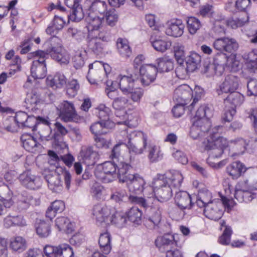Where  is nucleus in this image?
<instances>
[{"label": "nucleus", "mask_w": 257, "mask_h": 257, "mask_svg": "<svg viewBox=\"0 0 257 257\" xmlns=\"http://www.w3.org/2000/svg\"><path fill=\"white\" fill-rule=\"evenodd\" d=\"M80 156L83 161L88 166L95 164L99 158L98 153L93 151L92 147L83 148Z\"/></svg>", "instance_id": "26"}, {"label": "nucleus", "mask_w": 257, "mask_h": 257, "mask_svg": "<svg viewBox=\"0 0 257 257\" xmlns=\"http://www.w3.org/2000/svg\"><path fill=\"white\" fill-rule=\"evenodd\" d=\"M48 84L54 88H61L66 83V78L64 74L58 73L53 78H48Z\"/></svg>", "instance_id": "43"}, {"label": "nucleus", "mask_w": 257, "mask_h": 257, "mask_svg": "<svg viewBox=\"0 0 257 257\" xmlns=\"http://www.w3.org/2000/svg\"><path fill=\"white\" fill-rule=\"evenodd\" d=\"M102 171L97 172L96 176L103 183H109L113 181L116 172V161H106L101 165Z\"/></svg>", "instance_id": "10"}, {"label": "nucleus", "mask_w": 257, "mask_h": 257, "mask_svg": "<svg viewBox=\"0 0 257 257\" xmlns=\"http://www.w3.org/2000/svg\"><path fill=\"white\" fill-rule=\"evenodd\" d=\"M157 67L152 64L142 66L140 69V81L143 86H148L156 79L157 74Z\"/></svg>", "instance_id": "12"}, {"label": "nucleus", "mask_w": 257, "mask_h": 257, "mask_svg": "<svg viewBox=\"0 0 257 257\" xmlns=\"http://www.w3.org/2000/svg\"><path fill=\"white\" fill-rule=\"evenodd\" d=\"M128 99L123 96H119L112 103V107L116 110H122L128 106Z\"/></svg>", "instance_id": "59"}, {"label": "nucleus", "mask_w": 257, "mask_h": 257, "mask_svg": "<svg viewBox=\"0 0 257 257\" xmlns=\"http://www.w3.org/2000/svg\"><path fill=\"white\" fill-rule=\"evenodd\" d=\"M33 55L35 58L31 68V75L35 79H42L46 76L47 72L45 60L47 53L43 51H37Z\"/></svg>", "instance_id": "5"}, {"label": "nucleus", "mask_w": 257, "mask_h": 257, "mask_svg": "<svg viewBox=\"0 0 257 257\" xmlns=\"http://www.w3.org/2000/svg\"><path fill=\"white\" fill-rule=\"evenodd\" d=\"M155 202H152V205L146 211L147 219L146 223L148 227L154 228L160 222L162 218V209L158 203V201L154 200Z\"/></svg>", "instance_id": "9"}, {"label": "nucleus", "mask_w": 257, "mask_h": 257, "mask_svg": "<svg viewBox=\"0 0 257 257\" xmlns=\"http://www.w3.org/2000/svg\"><path fill=\"white\" fill-rule=\"evenodd\" d=\"M0 199L6 204V206L11 207L13 205V193L8 186H4L0 187Z\"/></svg>", "instance_id": "45"}, {"label": "nucleus", "mask_w": 257, "mask_h": 257, "mask_svg": "<svg viewBox=\"0 0 257 257\" xmlns=\"http://www.w3.org/2000/svg\"><path fill=\"white\" fill-rule=\"evenodd\" d=\"M104 17H100L92 13H88L86 18L87 28L88 30V37L90 38L94 35L93 33L98 32L103 28Z\"/></svg>", "instance_id": "15"}, {"label": "nucleus", "mask_w": 257, "mask_h": 257, "mask_svg": "<svg viewBox=\"0 0 257 257\" xmlns=\"http://www.w3.org/2000/svg\"><path fill=\"white\" fill-rule=\"evenodd\" d=\"M28 115L24 111H19L16 113L15 116L12 118L19 127H24L26 121L28 119Z\"/></svg>", "instance_id": "63"}, {"label": "nucleus", "mask_w": 257, "mask_h": 257, "mask_svg": "<svg viewBox=\"0 0 257 257\" xmlns=\"http://www.w3.org/2000/svg\"><path fill=\"white\" fill-rule=\"evenodd\" d=\"M107 24L111 27L114 26L118 20V15L114 9H110L105 14Z\"/></svg>", "instance_id": "60"}, {"label": "nucleus", "mask_w": 257, "mask_h": 257, "mask_svg": "<svg viewBox=\"0 0 257 257\" xmlns=\"http://www.w3.org/2000/svg\"><path fill=\"white\" fill-rule=\"evenodd\" d=\"M87 45L89 49L96 55L102 54L106 50L107 45L103 44L100 39L94 37V35L90 38L88 37Z\"/></svg>", "instance_id": "25"}, {"label": "nucleus", "mask_w": 257, "mask_h": 257, "mask_svg": "<svg viewBox=\"0 0 257 257\" xmlns=\"http://www.w3.org/2000/svg\"><path fill=\"white\" fill-rule=\"evenodd\" d=\"M80 0H65L67 7L71 8V12L67 15L69 20L78 22L84 18V13L81 6L79 4Z\"/></svg>", "instance_id": "16"}, {"label": "nucleus", "mask_w": 257, "mask_h": 257, "mask_svg": "<svg viewBox=\"0 0 257 257\" xmlns=\"http://www.w3.org/2000/svg\"><path fill=\"white\" fill-rule=\"evenodd\" d=\"M116 46L119 54L123 58L127 59L132 55V51L126 39L119 38L117 40Z\"/></svg>", "instance_id": "37"}, {"label": "nucleus", "mask_w": 257, "mask_h": 257, "mask_svg": "<svg viewBox=\"0 0 257 257\" xmlns=\"http://www.w3.org/2000/svg\"><path fill=\"white\" fill-rule=\"evenodd\" d=\"M166 28V34L174 37H178L181 36L184 30V25L181 20H172L168 21Z\"/></svg>", "instance_id": "21"}, {"label": "nucleus", "mask_w": 257, "mask_h": 257, "mask_svg": "<svg viewBox=\"0 0 257 257\" xmlns=\"http://www.w3.org/2000/svg\"><path fill=\"white\" fill-rule=\"evenodd\" d=\"M175 201L181 209L190 208L192 205L190 196L186 191H179L176 193Z\"/></svg>", "instance_id": "28"}, {"label": "nucleus", "mask_w": 257, "mask_h": 257, "mask_svg": "<svg viewBox=\"0 0 257 257\" xmlns=\"http://www.w3.org/2000/svg\"><path fill=\"white\" fill-rule=\"evenodd\" d=\"M128 201L133 204L138 205L140 207H143L146 211L152 205V202L149 199L137 196L130 195Z\"/></svg>", "instance_id": "47"}, {"label": "nucleus", "mask_w": 257, "mask_h": 257, "mask_svg": "<svg viewBox=\"0 0 257 257\" xmlns=\"http://www.w3.org/2000/svg\"><path fill=\"white\" fill-rule=\"evenodd\" d=\"M111 236L108 232L101 233L99 238V244L101 251L104 254H108L111 249L110 244Z\"/></svg>", "instance_id": "40"}, {"label": "nucleus", "mask_w": 257, "mask_h": 257, "mask_svg": "<svg viewBox=\"0 0 257 257\" xmlns=\"http://www.w3.org/2000/svg\"><path fill=\"white\" fill-rule=\"evenodd\" d=\"M51 46L47 49L52 58L62 65L68 64L70 60L68 52L61 47V40L57 37H52L48 42Z\"/></svg>", "instance_id": "3"}, {"label": "nucleus", "mask_w": 257, "mask_h": 257, "mask_svg": "<svg viewBox=\"0 0 257 257\" xmlns=\"http://www.w3.org/2000/svg\"><path fill=\"white\" fill-rule=\"evenodd\" d=\"M80 88V85L76 79L69 81L67 85V94L70 97H74Z\"/></svg>", "instance_id": "57"}, {"label": "nucleus", "mask_w": 257, "mask_h": 257, "mask_svg": "<svg viewBox=\"0 0 257 257\" xmlns=\"http://www.w3.org/2000/svg\"><path fill=\"white\" fill-rule=\"evenodd\" d=\"M239 81L238 76L232 74H228L220 85V91L224 93L235 91L238 88Z\"/></svg>", "instance_id": "20"}, {"label": "nucleus", "mask_w": 257, "mask_h": 257, "mask_svg": "<svg viewBox=\"0 0 257 257\" xmlns=\"http://www.w3.org/2000/svg\"><path fill=\"white\" fill-rule=\"evenodd\" d=\"M127 137L128 142L127 144L120 143L114 146L111 155L112 160L116 161L119 158L123 160L121 155L126 148L130 153L135 155L142 154L146 149L147 137L143 132L135 131L130 133Z\"/></svg>", "instance_id": "1"}, {"label": "nucleus", "mask_w": 257, "mask_h": 257, "mask_svg": "<svg viewBox=\"0 0 257 257\" xmlns=\"http://www.w3.org/2000/svg\"><path fill=\"white\" fill-rule=\"evenodd\" d=\"M57 112L65 122H77L79 119L74 104L70 101L64 100L61 102L57 106Z\"/></svg>", "instance_id": "6"}, {"label": "nucleus", "mask_w": 257, "mask_h": 257, "mask_svg": "<svg viewBox=\"0 0 257 257\" xmlns=\"http://www.w3.org/2000/svg\"><path fill=\"white\" fill-rule=\"evenodd\" d=\"M158 64L157 71L167 72L174 68L173 62L168 57H162L157 59Z\"/></svg>", "instance_id": "41"}, {"label": "nucleus", "mask_w": 257, "mask_h": 257, "mask_svg": "<svg viewBox=\"0 0 257 257\" xmlns=\"http://www.w3.org/2000/svg\"><path fill=\"white\" fill-rule=\"evenodd\" d=\"M95 113L101 120V121H110L109 120V115L110 113V109L104 104H100L96 108Z\"/></svg>", "instance_id": "50"}, {"label": "nucleus", "mask_w": 257, "mask_h": 257, "mask_svg": "<svg viewBox=\"0 0 257 257\" xmlns=\"http://www.w3.org/2000/svg\"><path fill=\"white\" fill-rule=\"evenodd\" d=\"M40 100L39 94L35 92H32L27 95L25 102L27 105V107L33 110L36 109V106L40 102Z\"/></svg>", "instance_id": "51"}, {"label": "nucleus", "mask_w": 257, "mask_h": 257, "mask_svg": "<svg viewBox=\"0 0 257 257\" xmlns=\"http://www.w3.org/2000/svg\"><path fill=\"white\" fill-rule=\"evenodd\" d=\"M178 235L166 234L159 236L155 240L156 246L161 252H166V256L169 257L170 251L175 247L180 245L177 238Z\"/></svg>", "instance_id": "7"}, {"label": "nucleus", "mask_w": 257, "mask_h": 257, "mask_svg": "<svg viewBox=\"0 0 257 257\" xmlns=\"http://www.w3.org/2000/svg\"><path fill=\"white\" fill-rule=\"evenodd\" d=\"M192 89L186 84L178 86L174 91L173 99L178 103L186 104L193 97Z\"/></svg>", "instance_id": "14"}, {"label": "nucleus", "mask_w": 257, "mask_h": 257, "mask_svg": "<svg viewBox=\"0 0 257 257\" xmlns=\"http://www.w3.org/2000/svg\"><path fill=\"white\" fill-rule=\"evenodd\" d=\"M4 225L7 228L13 226H24L26 225V222L23 217L21 216L8 215L4 220Z\"/></svg>", "instance_id": "38"}, {"label": "nucleus", "mask_w": 257, "mask_h": 257, "mask_svg": "<svg viewBox=\"0 0 257 257\" xmlns=\"http://www.w3.org/2000/svg\"><path fill=\"white\" fill-rule=\"evenodd\" d=\"M163 175H158L153 179L152 184L155 188L156 201L164 202L169 200L172 196V190L167 182Z\"/></svg>", "instance_id": "4"}, {"label": "nucleus", "mask_w": 257, "mask_h": 257, "mask_svg": "<svg viewBox=\"0 0 257 257\" xmlns=\"http://www.w3.org/2000/svg\"><path fill=\"white\" fill-rule=\"evenodd\" d=\"M244 166L240 162H234L226 168V172L232 179H237L245 171Z\"/></svg>", "instance_id": "32"}, {"label": "nucleus", "mask_w": 257, "mask_h": 257, "mask_svg": "<svg viewBox=\"0 0 257 257\" xmlns=\"http://www.w3.org/2000/svg\"><path fill=\"white\" fill-rule=\"evenodd\" d=\"M107 75L106 66L100 62H95L89 65L87 79L91 84L102 82Z\"/></svg>", "instance_id": "8"}, {"label": "nucleus", "mask_w": 257, "mask_h": 257, "mask_svg": "<svg viewBox=\"0 0 257 257\" xmlns=\"http://www.w3.org/2000/svg\"><path fill=\"white\" fill-rule=\"evenodd\" d=\"M213 134L210 136V139H207L205 141L218 148H221L223 150L226 147H229V142L223 137H220L217 133L212 132Z\"/></svg>", "instance_id": "34"}, {"label": "nucleus", "mask_w": 257, "mask_h": 257, "mask_svg": "<svg viewBox=\"0 0 257 257\" xmlns=\"http://www.w3.org/2000/svg\"><path fill=\"white\" fill-rule=\"evenodd\" d=\"M21 140L23 147L27 151L35 152L41 147V145L37 142L36 139L30 134L22 135Z\"/></svg>", "instance_id": "27"}, {"label": "nucleus", "mask_w": 257, "mask_h": 257, "mask_svg": "<svg viewBox=\"0 0 257 257\" xmlns=\"http://www.w3.org/2000/svg\"><path fill=\"white\" fill-rule=\"evenodd\" d=\"M49 188L54 192L59 193L63 189V182L60 174L56 170L45 175Z\"/></svg>", "instance_id": "18"}, {"label": "nucleus", "mask_w": 257, "mask_h": 257, "mask_svg": "<svg viewBox=\"0 0 257 257\" xmlns=\"http://www.w3.org/2000/svg\"><path fill=\"white\" fill-rule=\"evenodd\" d=\"M10 248L15 252L21 253L23 252L27 247L26 239L22 236H18L11 239Z\"/></svg>", "instance_id": "33"}, {"label": "nucleus", "mask_w": 257, "mask_h": 257, "mask_svg": "<svg viewBox=\"0 0 257 257\" xmlns=\"http://www.w3.org/2000/svg\"><path fill=\"white\" fill-rule=\"evenodd\" d=\"M213 46L214 49L220 52L225 51L228 53H233L238 48L236 40L229 37L216 39L213 43Z\"/></svg>", "instance_id": "11"}, {"label": "nucleus", "mask_w": 257, "mask_h": 257, "mask_svg": "<svg viewBox=\"0 0 257 257\" xmlns=\"http://www.w3.org/2000/svg\"><path fill=\"white\" fill-rule=\"evenodd\" d=\"M178 63L179 65L175 70L176 74L180 79H185L188 76V73L190 72L183 62H179Z\"/></svg>", "instance_id": "62"}, {"label": "nucleus", "mask_w": 257, "mask_h": 257, "mask_svg": "<svg viewBox=\"0 0 257 257\" xmlns=\"http://www.w3.org/2000/svg\"><path fill=\"white\" fill-rule=\"evenodd\" d=\"M56 257H73L72 248L68 244H62L58 246Z\"/></svg>", "instance_id": "54"}, {"label": "nucleus", "mask_w": 257, "mask_h": 257, "mask_svg": "<svg viewBox=\"0 0 257 257\" xmlns=\"http://www.w3.org/2000/svg\"><path fill=\"white\" fill-rule=\"evenodd\" d=\"M55 226L59 231L70 233L73 230V225L69 219L66 217H59L55 220Z\"/></svg>", "instance_id": "39"}, {"label": "nucleus", "mask_w": 257, "mask_h": 257, "mask_svg": "<svg viewBox=\"0 0 257 257\" xmlns=\"http://www.w3.org/2000/svg\"><path fill=\"white\" fill-rule=\"evenodd\" d=\"M19 180L23 186L30 189H37L42 184L41 178L33 175L30 171H26L21 174Z\"/></svg>", "instance_id": "13"}, {"label": "nucleus", "mask_w": 257, "mask_h": 257, "mask_svg": "<svg viewBox=\"0 0 257 257\" xmlns=\"http://www.w3.org/2000/svg\"><path fill=\"white\" fill-rule=\"evenodd\" d=\"M232 231L230 227L226 226L222 234L219 237L218 242L222 245H228L230 242Z\"/></svg>", "instance_id": "61"}, {"label": "nucleus", "mask_w": 257, "mask_h": 257, "mask_svg": "<svg viewBox=\"0 0 257 257\" xmlns=\"http://www.w3.org/2000/svg\"><path fill=\"white\" fill-rule=\"evenodd\" d=\"M114 123L111 121H97L93 123L90 127L91 132L94 135V137L98 135L104 134L106 132L105 128H111L114 126Z\"/></svg>", "instance_id": "29"}, {"label": "nucleus", "mask_w": 257, "mask_h": 257, "mask_svg": "<svg viewBox=\"0 0 257 257\" xmlns=\"http://www.w3.org/2000/svg\"><path fill=\"white\" fill-rule=\"evenodd\" d=\"M229 147L236 150V154H242L246 149V140L242 138H237L231 140L229 142Z\"/></svg>", "instance_id": "46"}, {"label": "nucleus", "mask_w": 257, "mask_h": 257, "mask_svg": "<svg viewBox=\"0 0 257 257\" xmlns=\"http://www.w3.org/2000/svg\"><path fill=\"white\" fill-rule=\"evenodd\" d=\"M201 62L200 56L196 53H192L186 58L185 64L190 72L194 71Z\"/></svg>", "instance_id": "42"}, {"label": "nucleus", "mask_w": 257, "mask_h": 257, "mask_svg": "<svg viewBox=\"0 0 257 257\" xmlns=\"http://www.w3.org/2000/svg\"><path fill=\"white\" fill-rule=\"evenodd\" d=\"M131 168V166L128 163L123 161V160H120V158L117 160L116 174L120 182H125L127 181L128 177L132 175L128 173Z\"/></svg>", "instance_id": "24"}, {"label": "nucleus", "mask_w": 257, "mask_h": 257, "mask_svg": "<svg viewBox=\"0 0 257 257\" xmlns=\"http://www.w3.org/2000/svg\"><path fill=\"white\" fill-rule=\"evenodd\" d=\"M203 146L205 150H209L208 161L214 159L219 158L223 152L221 148H218L213 145L208 144L206 141L203 142Z\"/></svg>", "instance_id": "49"}, {"label": "nucleus", "mask_w": 257, "mask_h": 257, "mask_svg": "<svg viewBox=\"0 0 257 257\" xmlns=\"http://www.w3.org/2000/svg\"><path fill=\"white\" fill-rule=\"evenodd\" d=\"M136 79L132 74L128 76L120 75L117 78L116 81L122 92L124 94L128 95L134 88V82Z\"/></svg>", "instance_id": "22"}, {"label": "nucleus", "mask_w": 257, "mask_h": 257, "mask_svg": "<svg viewBox=\"0 0 257 257\" xmlns=\"http://www.w3.org/2000/svg\"><path fill=\"white\" fill-rule=\"evenodd\" d=\"M221 206V202L214 201L209 204H207L204 207V214L209 219L217 220L219 219L222 214L223 211L220 209Z\"/></svg>", "instance_id": "19"}, {"label": "nucleus", "mask_w": 257, "mask_h": 257, "mask_svg": "<svg viewBox=\"0 0 257 257\" xmlns=\"http://www.w3.org/2000/svg\"><path fill=\"white\" fill-rule=\"evenodd\" d=\"M93 215L98 225L105 226L110 223L122 224L125 222L126 218L115 208L104 204L95 205L93 208Z\"/></svg>", "instance_id": "2"}, {"label": "nucleus", "mask_w": 257, "mask_h": 257, "mask_svg": "<svg viewBox=\"0 0 257 257\" xmlns=\"http://www.w3.org/2000/svg\"><path fill=\"white\" fill-rule=\"evenodd\" d=\"M37 234L41 237H47L51 232L50 225L44 221H40L36 226Z\"/></svg>", "instance_id": "48"}, {"label": "nucleus", "mask_w": 257, "mask_h": 257, "mask_svg": "<svg viewBox=\"0 0 257 257\" xmlns=\"http://www.w3.org/2000/svg\"><path fill=\"white\" fill-rule=\"evenodd\" d=\"M142 211L137 207H133L128 211L127 216L128 219L134 223L139 224L141 220Z\"/></svg>", "instance_id": "52"}, {"label": "nucleus", "mask_w": 257, "mask_h": 257, "mask_svg": "<svg viewBox=\"0 0 257 257\" xmlns=\"http://www.w3.org/2000/svg\"><path fill=\"white\" fill-rule=\"evenodd\" d=\"M244 100V96L241 93L233 91L230 92L224 100L226 106H229L230 107L236 109V107L241 105Z\"/></svg>", "instance_id": "30"}, {"label": "nucleus", "mask_w": 257, "mask_h": 257, "mask_svg": "<svg viewBox=\"0 0 257 257\" xmlns=\"http://www.w3.org/2000/svg\"><path fill=\"white\" fill-rule=\"evenodd\" d=\"M130 192L136 194L142 193L146 185V182L143 177L138 174L130 175L128 180L126 181Z\"/></svg>", "instance_id": "17"}, {"label": "nucleus", "mask_w": 257, "mask_h": 257, "mask_svg": "<svg viewBox=\"0 0 257 257\" xmlns=\"http://www.w3.org/2000/svg\"><path fill=\"white\" fill-rule=\"evenodd\" d=\"M128 197L125 190L117 189L111 194L110 198L115 202L119 203L128 200Z\"/></svg>", "instance_id": "56"}, {"label": "nucleus", "mask_w": 257, "mask_h": 257, "mask_svg": "<svg viewBox=\"0 0 257 257\" xmlns=\"http://www.w3.org/2000/svg\"><path fill=\"white\" fill-rule=\"evenodd\" d=\"M184 46L179 43L176 44L174 46V56L178 63L183 62L185 58Z\"/></svg>", "instance_id": "55"}, {"label": "nucleus", "mask_w": 257, "mask_h": 257, "mask_svg": "<svg viewBox=\"0 0 257 257\" xmlns=\"http://www.w3.org/2000/svg\"><path fill=\"white\" fill-rule=\"evenodd\" d=\"M150 42L153 48L157 51L164 52L170 49L171 42L164 39L162 37L154 33L150 38Z\"/></svg>", "instance_id": "23"}, {"label": "nucleus", "mask_w": 257, "mask_h": 257, "mask_svg": "<svg viewBox=\"0 0 257 257\" xmlns=\"http://www.w3.org/2000/svg\"><path fill=\"white\" fill-rule=\"evenodd\" d=\"M212 111L208 106H201L197 110L194 119L206 118L209 119L212 116Z\"/></svg>", "instance_id": "58"}, {"label": "nucleus", "mask_w": 257, "mask_h": 257, "mask_svg": "<svg viewBox=\"0 0 257 257\" xmlns=\"http://www.w3.org/2000/svg\"><path fill=\"white\" fill-rule=\"evenodd\" d=\"M187 25L189 32L192 35L195 34L201 26L200 21L194 17L188 18Z\"/></svg>", "instance_id": "53"}, {"label": "nucleus", "mask_w": 257, "mask_h": 257, "mask_svg": "<svg viewBox=\"0 0 257 257\" xmlns=\"http://www.w3.org/2000/svg\"><path fill=\"white\" fill-rule=\"evenodd\" d=\"M148 158L151 163H155L161 160L163 157L160 147L154 144H149L148 147Z\"/></svg>", "instance_id": "36"}, {"label": "nucleus", "mask_w": 257, "mask_h": 257, "mask_svg": "<svg viewBox=\"0 0 257 257\" xmlns=\"http://www.w3.org/2000/svg\"><path fill=\"white\" fill-rule=\"evenodd\" d=\"M228 57L224 53H218L214 58L213 63L215 66L223 68L226 65Z\"/></svg>", "instance_id": "64"}, {"label": "nucleus", "mask_w": 257, "mask_h": 257, "mask_svg": "<svg viewBox=\"0 0 257 257\" xmlns=\"http://www.w3.org/2000/svg\"><path fill=\"white\" fill-rule=\"evenodd\" d=\"M164 178L167 182V185H170L171 187H179L181 186L183 177L182 174L177 171L169 172L165 175H163Z\"/></svg>", "instance_id": "31"}, {"label": "nucleus", "mask_w": 257, "mask_h": 257, "mask_svg": "<svg viewBox=\"0 0 257 257\" xmlns=\"http://www.w3.org/2000/svg\"><path fill=\"white\" fill-rule=\"evenodd\" d=\"M211 193L208 190L200 191L196 202V204L200 208L204 207L207 204L214 202L211 200Z\"/></svg>", "instance_id": "44"}, {"label": "nucleus", "mask_w": 257, "mask_h": 257, "mask_svg": "<svg viewBox=\"0 0 257 257\" xmlns=\"http://www.w3.org/2000/svg\"><path fill=\"white\" fill-rule=\"evenodd\" d=\"M107 8V5L105 2L96 0L91 4L88 9V13H92L96 16L100 15L104 17V14L106 12Z\"/></svg>", "instance_id": "35"}]
</instances>
